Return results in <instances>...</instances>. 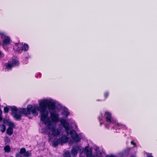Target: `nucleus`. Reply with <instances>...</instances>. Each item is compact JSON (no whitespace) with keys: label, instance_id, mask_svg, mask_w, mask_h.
Listing matches in <instances>:
<instances>
[{"label":"nucleus","instance_id":"obj_17","mask_svg":"<svg viewBox=\"0 0 157 157\" xmlns=\"http://www.w3.org/2000/svg\"><path fill=\"white\" fill-rule=\"evenodd\" d=\"M6 130V127L4 124H0V130L2 133L4 132Z\"/></svg>","mask_w":157,"mask_h":157},{"label":"nucleus","instance_id":"obj_1","mask_svg":"<svg viewBox=\"0 0 157 157\" xmlns=\"http://www.w3.org/2000/svg\"><path fill=\"white\" fill-rule=\"evenodd\" d=\"M47 108L51 110L55 109L56 108L55 103L47 99L43 100L39 103V106L37 109L41 113V121L45 124L47 123L49 120L48 117V112L46 110Z\"/></svg>","mask_w":157,"mask_h":157},{"label":"nucleus","instance_id":"obj_14","mask_svg":"<svg viewBox=\"0 0 157 157\" xmlns=\"http://www.w3.org/2000/svg\"><path fill=\"white\" fill-rule=\"evenodd\" d=\"M6 68L9 70H11L12 69V67H13L12 64L11 62H8L7 63L5 64Z\"/></svg>","mask_w":157,"mask_h":157},{"label":"nucleus","instance_id":"obj_25","mask_svg":"<svg viewBox=\"0 0 157 157\" xmlns=\"http://www.w3.org/2000/svg\"><path fill=\"white\" fill-rule=\"evenodd\" d=\"M10 121H9L8 119H4L3 120V122L4 124H7Z\"/></svg>","mask_w":157,"mask_h":157},{"label":"nucleus","instance_id":"obj_7","mask_svg":"<svg viewBox=\"0 0 157 157\" xmlns=\"http://www.w3.org/2000/svg\"><path fill=\"white\" fill-rule=\"evenodd\" d=\"M104 118L106 121L109 123H111L112 121V117L111 114L108 111H106L104 115Z\"/></svg>","mask_w":157,"mask_h":157},{"label":"nucleus","instance_id":"obj_29","mask_svg":"<svg viewBox=\"0 0 157 157\" xmlns=\"http://www.w3.org/2000/svg\"><path fill=\"white\" fill-rule=\"evenodd\" d=\"M21 155L18 152L16 154V157H22Z\"/></svg>","mask_w":157,"mask_h":157},{"label":"nucleus","instance_id":"obj_2","mask_svg":"<svg viewBox=\"0 0 157 157\" xmlns=\"http://www.w3.org/2000/svg\"><path fill=\"white\" fill-rule=\"evenodd\" d=\"M10 109L12 112L13 113V117L14 120L16 121H20L21 120V116L22 115H24L26 116L30 114L31 113L33 114H34L35 116L38 114L36 109V108L35 106L33 107L32 105H29L27 108H22L20 110L18 111V113L17 112L18 111V109L17 107L15 106H9Z\"/></svg>","mask_w":157,"mask_h":157},{"label":"nucleus","instance_id":"obj_23","mask_svg":"<svg viewBox=\"0 0 157 157\" xmlns=\"http://www.w3.org/2000/svg\"><path fill=\"white\" fill-rule=\"evenodd\" d=\"M6 36V33H5L0 32V37H1L2 39H3Z\"/></svg>","mask_w":157,"mask_h":157},{"label":"nucleus","instance_id":"obj_32","mask_svg":"<svg viewBox=\"0 0 157 157\" xmlns=\"http://www.w3.org/2000/svg\"><path fill=\"white\" fill-rule=\"evenodd\" d=\"M130 143L131 144L134 145V146H136V144L135 142H134L133 141H131Z\"/></svg>","mask_w":157,"mask_h":157},{"label":"nucleus","instance_id":"obj_36","mask_svg":"<svg viewBox=\"0 0 157 157\" xmlns=\"http://www.w3.org/2000/svg\"><path fill=\"white\" fill-rule=\"evenodd\" d=\"M116 125H117L118 126H121L122 125L121 124H120L119 123H117V124H116Z\"/></svg>","mask_w":157,"mask_h":157},{"label":"nucleus","instance_id":"obj_9","mask_svg":"<svg viewBox=\"0 0 157 157\" xmlns=\"http://www.w3.org/2000/svg\"><path fill=\"white\" fill-rule=\"evenodd\" d=\"M11 41V40L10 37L8 36H6V37L3 39V40H2L3 45H8L10 43Z\"/></svg>","mask_w":157,"mask_h":157},{"label":"nucleus","instance_id":"obj_34","mask_svg":"<svg viewBox=\"0 0 157 157\" xmlns=\"http://www.w3.org/2000/svg\"><path fill=\"white\" fill-rule=\"evenodd\" d=\"M69 114V112H67L66 111L65 113V115L66 116H68Z\"/></svg>","mask_w":157,"mask_h":157},{"label":"nucleus","instance_id":"obj_6","mask_svg":"<svg viewBox=\"0 0 157 157\" xmlns=\"http://www.w3.org/2000/svg\"><path fill=\"white\" fill-rule=\"evenodd\" d=\"M50 118L52 121L57 123L59 121V115L56 112H50Z\"/></svg>","mask_w":157,"mask_h":157},{"label":"nucleus","instance_id":"obj_40","mask_svg":"<svg viewBox=\"0 0 157 157\" xmlns=\"http://www.w3.org/2000/svg\"><path fill=\"white\" fill-rule=\"evenodd\" d=\"M10 157H13V156H10Z\"/></svg>","mask_w":157,"mask_h":157},{"label":"nucleus","instance_id":"obj_5","mask_svg":"<svg viewBox=\"0 0 157 157\" xmlns=\"http://www.w3.org/2000/svg\"><path fill=\"white\" fill-rule=\"evenodd\" d=\"M61 123L63 127L65 128L67 134V135H69L70 132L69 123L66 120L63 119L61 121Z\"/></svg>","mask_w":157,"mask_h":157},{"label":"nucleus","instance_id":"obj_21","mask_svg":"<svg viewBox=\"0 0 157 157\" xmlns=\"http://www.w3.org/2000/svg\"><path fill=\"white\" fill-rule=\"evenodd\" d=\"M10 107L9 106H6L4 108L3 112L5 113H7L9 112V109Z\"/></svg>","mask_w":157,"mask_h":157},{"label":"nucleus","instance_id":"obj_3","mask_svg":"<svg viewBox=\"0 0 157 157\" xmlns=\"http://www.w3.org/2000/svg\"><path fill=\"white\" fill-rule=\"evenodd\" d=\"M48 129L52 131V135L54 136H57L59 135L60 131L58 129H56V125H53L52 124L51 121H48Z\"/></svg>","mask_w":157,"mask_h":157},{"label":"nucleus","instance_id":"obj_30","mask_svg":"<svg viewBox=\"0 0 157 157\" xmlns=\"http://www.w3.org/2000/svg\"><path fill=\"white\" fill-rule=\"evenodd\" d=\"M2 111H0V122H1L2 120H3L2 117Z\"/></svg>","mask_w":157,"mask_h":157},{"label":"nucleus","instance_id":"obj_24","mask_svg":"<svg viewBox=\"0 0 157 157\" xmlns=\"http://www.w3.org/2000/svg\"><path fill=\"white\" fill-rule=\"evenodd\" d=\"M26 151L25 148V147H23L21 148L20 150V151L19 152H18L21 154H24L25 151Z\"/></svg>","mask_w":157,"mask_h":157},{"label":"nucleus","instance_id":"obj_11","mask_svg":"<svg viewBox=\"0 0 157 157\" xmlns=\"http://www.w3.org/2000/svg\"><path fill=\"white\" fill-rule=\"evenodd\" d=\"M53 145L55 147L58 146V144H60V140L59 139H55L52 142Z\"/></svg>","mask_w":157,"mask_h":157},{"label":"nucleus","instance_id":"obj_12","mask_svg":"<svg viewBox=\"0 0 157 157\" xmlns=\"http://www.w3.org/2000/svg\"><path fill=\"white\" fill-rule=\"evenodd\" d=\"M21 47L23 51H27L28 50L29 46L27 44L24 43L23 44H22Z\"/></svg>","mask_w":157,"mask_h":157},{"label":"nucleus","instance_id":"obj_33","mask_svg":"<svg viewBox=\"0 0 157 157\" xmlns=\"http://www.w3.org/2000/svg\"><path fill=\"white\" fill-rule=\"evenodd\" d=\"M147 157H153L151 154L148 153L147 155Z\"/></svg>","mask_w":157,"mask_h":157},{"label":"nucleus","instance_id":"obj_10","mask_svg":"<svg viewBox=\"0 0 157 157\" xmlns=\"http://www.w3.org/2000/svg\"><path fill=\"white\" fill-rule=\"evenodd\" d=\"M13 49L16 50V51L20 53H22L23 51L21 47H19L17 44L13 46Z\"/></svg>","mask_w":157,"mask_h":157},{"label":"nucleus","instance_id":"obj_28","mask_svg":"<svg viewBox=\"0 0 157 157\" xmlns=\"http://www.w3.org/2000/svg\"><path fill=\"white\" fill-rule=\"evenodd\" d=\"M131 149L130 148H127L126 149H125L124 151V153H127L128 154V153L129 152L130 150Z\"/></svg>","mask_w":157,"mask_h":157},{"label":"nucleus","instance_id":"obj_38","mask_svg":"<svg viewBox=\"0 0 157 157\" xmlns=\"http://www.w3.org/2000/svg\"><path fill=\"white\" fill-rule=\"evenodd\" d=\"M103 123H101V122H100V126H101L102 124H103Z\"/></svg>","mask_w":157,"mask_h":157},{"label":"nucleus","instance_id":"obj_4","mask_svg":"<svg viewBox=\"0 0 157 157\" xmlns=\"http://www.w3.org/2000/svg\"><path fill=\"white\" fill-rule=\"evenodd\" d=\"M69 134L74 142L78 143L80 141L81 139L75 131L74 130H71L69 132Z\"/></svg>","mask_w":157,"mask_h":157},{"label":"nucleus","instance_id":"obj_18","mask_svg":"<svg viewBox=\"0 0 157 157\" xmlns=\"http://www.w3.org/2000/svg\"><path fill=\"white\" fill-rule=\"evenodd\" d=\"M31 156V151H26L23 155L24 157H29Z\"/></svg>","mask_w":157,"mask_h":157},{"label":"nucleus","instance_id":"obj_41","mask_svg":"<svg viewBox=\"0 0 157 157\" xmlns=\"http://www.w3.org/2000/svg\"><path fill=\"white\" fill-rule=\"evenodd\" d=\"M93 157H94V156Z\"/></svg>","mask_w":157,"mask_h":157},{"label":"nucleus","instance_id":"obj_20","mask_svg":"<svg viewBox=\"0 0 157 157\" xmlns=\"http://www.w3.org/2000/svg\"><path fill=\"white\" fill-rule=\"evenodd\" d=\"M71 152L72 154L74 156L76 155L78 153L77 150L73 148L72 149Z\"/></svg>","mask_w":157,"mask_h":157},{"label":"nucleus","instance_id":"obj_27","mask_svg":"<svg viewBox=\"0 0 157 157\" xmlns=\"http://www.w3.org/2000/svg\"><path fill=\"white\" fill-rule=\"evenodd\" d=\"M10 139L8 137H6L5 138L4 141L6 143V144L10 142Z\"/></svg>","mask_w":157,"mask_h":157},{"label":"nucleus","instance_id":"obj_19","mask_svg":"<svg viewBox=\"0 0 157 157\" xmlns=\"http://www.w3.org/2000/svg\"><path fill=\"white\" fill-rule=\"evenodd\" d=\"M11 148L9 145H6L4 147V150L6 152H9Z\"/></svg>","mask_w":157,"mask_h":157},{"label":"nucleus","instance_id":"obj_15","mask_svg":"<svg viewBox=\"0 0 157 157\" xmlns=\"http://www.w3.org/2000/svg\"><path fill=\"white\" fill-rule=\"evenodd\" d=\"M6 133L9 136L12 135L13 133V129L8 128L6 130Z\"/></svg>","mask_w":157,"mask_h":157},{"label":"nucleus","instance_id":"obj_22","mask_svg":"<svg viewBox=\"0 0 157 157\" xmlns=\"http://www.w3.org/2000/svg\"><path fill=\"white\" fill-rule=\"evenodd\" d=\"M8 125L9 126L8 128H11L13 129L15 127V125L14 123L11 121L8 124Z\"/></svg>","mask_w":157,"mask_h":157},{"label":"nucleus","instance_id":"obj_8","mask_svg":"<svg viewBox=\"0 0 157 157\" xmlns=\"http://www.w3.org/2000/svg\"><path fill=\"white\" fill-rule=\"evenodd\" d=\"M60 144L63 145L64 143H67L69 140V138L66 135H63L61 138H59Z\"/></svg>","mask_w":157,"mask_h":157},{"label":"nucleus","instance_id":"obj_39","mask_svg":"<svg viewBox=\"0 0 157 157\" xmlns=\"http://www.w3.org/2000/svg\"><path fill=\"white\" fill-rule=\"evenodd\" d=\"M1 54H2V52H1L0 51V57L1 56Z\"/></svg>","mask_w":157,"mask_h":157},{"label":"nucleus","instance_id":"obj_26","mask_svg":"<svg viewBox=\"0 0 157 157\" xmlns=\"http://www.w3.org/2000/svg\"><path fill=\"white\" fill-rule=\"evenodd\" d=\"M65 157H71L70 153L69 151H67L65 153Z\"/></svg>","mask_w":157,"mask_h":157},{"label":"nucleus","instance_id":"obj_35","mask_svg":"<svg viewBox=\"0 0 157 157\" xmlns=\"http://www.w3.org/2000/svg\"><path fill=\"white\" fill-rule=\"evenodd\" d=\"M106 157H115V156L113 155H107Z\"/></svg>","mask_w":157,"mask_h":157},{"label":"nucleus","instance_id":"obj_13","mask_svg":"<svg viewBox=\"0 0 157 157\" xmlns=\"http://www.w3.org/2000/svg\"><path fill=\"white\" fill-rule=\"evenodd\" d=\"M11 62L13 67L18 66L19 65V63L18 61L15 59H13Z\"/></svg>","mask_w":157,"mask_h":157},{"label":"nucleus","instance_id":"obj_16","mask_svg":"<svg viewBox=\"0 0 157 157\" xmlns=\"http://www.w3.org/2000/svg\"><path fill=\"white\" fill-rule=\"evenodd\" d=\"M85 152L87 157H91L92 156V152L90 151L88 148L85 149Z\"/></svg>","mask_w":157,"mask_h":157},{"label":"nucleus","instance_id":"obj_37","mask_svg":"<svg viewBox=\"0 0 157 157\" xmlns=\"http://www.w3.org/2000/svg\"><path fill=\"white\" fill-rule=\"evenodd\" d=\"M98 121H100L101 120V118L100 117H98Z\"/></svg>","mask_w":157,"mask_h":157},{"label":"nucleus","instance_id":"obj_31","mask_svg":"<svg viewBox=\"0 0 157 157\" xmlns=\"http://www.w3.org/2000/svg\"><path fill=\"white\" fill-rule=\"evenodd\" d=\"M109 95V93L108 92H105L104 94V96L105 98H107Z\"/></svg>","mask_w":157,"mask_h":157}]
</instances>
